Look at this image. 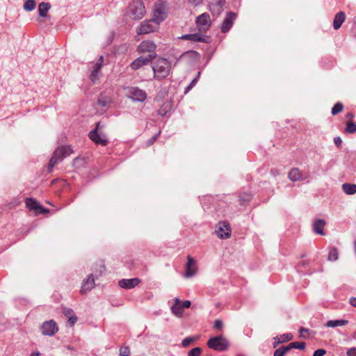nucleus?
<instances>
[{
  "instance_id": "obj_1",
  "label": "nucleus",
  "mask_w": 356,
  "mask_h": 356,
  "mask_svg": "<svg viewBox=\"0 0 356 356\" xmlns=\"http://www.w3.org/2000/svg\"><path fill=\"white\" fill-rule=\"evenodd\" d=\"M154 77L160 80L166 78L170 73V62L164 58H158L152 63Z\"/></svg>"
},
{
  "instance_id": "obj_2",
  "label": "nucleus",
  "mask_w": 356,
  "mask_h": 356,
  "mask_svg": "<svg viewBox=\"0 0 356 356\" xmlns=\"http://www.w3.org/2000/svg\"><path fill=\"white\" fill-rule=\"evenodd\" d=\"M71 146H60L58 147L54 152L51 159L49 161L48 165V170L51 171L53 168L64 158L70 156L72 153Z\"/></svg>"
},
{
  "instance_id": "obj_3",
  "label": "nucleus",
  "mask_w": 356,
  "mask_h": 356,
  "mask_svg": "<svg viewBox=\"0 0 356 356\" xmlns=\"http://www.w3.org/2000/svg\"><path fill=\"white\" fill-rule=\"evenodd\" d=\"M145 14V6L141 1H134L128 7L127 15L133 19H140Z\"/></svg>"
},
{
  "instance_id": "obj_4",
  "label": "nucleus",
  "mask_w": 356,
  "mask_h": 356,
  "mask_svg": "<svg viewBox=\"0 0 356 356\" xmlns=\"http://www.w3.org/2000/svg\"><path fill=\"white\" fill-rule=\"evenodd\" d=\"M207 346L216 351H225L229 347V341L222 336H217L210 338L207 341Z\"/></svg>"
},
{
  "instance_id": "obj_5",
  "label": "nucleus",
  "mask_w": 356,
  "mask_h": 356,
  "mask_svg": "<svg viewBox=\"0 0 356 356\" xmlns=\"http://www.w3.org/2000/svg\"><path fill=\"white\" fill-rule=\"evenodd\" d=\"M196 26L198 32L205 34L211 26V20L208 13H204L196 17Z\"/></svg>"
},
{
  "instance_id": "obj_6",
  "label": "nucleus",
  "mask_w": 356,
  "mask_h": 356,
  "mask_svg": "<svg viewBox=\"0 0 356 356\" xmlns=\"http://www.w3.org/2000/svg\"><path fill=\"white\" fill-rule=\"evenodd\" d=\"M191 302L189 300L181 301L178 298L174 299V304L171 306V312L177 317H181L185 308H189Z\"/></svg>"
},
{
  "instance_id": "obj_7",
  "label": "nucleus",
  "mask_w": 356,
  "mask_h": 356,
  "mask_svg": "<svg viewBox=\"0 0 356 356\" xmlns=\"http://www.w3.org/2000/svg\"><path fill=\"white\" fill-rule=\"evenodd\" d=\"M159 25L153 21V18L150 20H145L140 23L136 32L139 35L153 33L159 29Z\"/></svg>"
},
{
  "instance_id": "obj_8",
  "label": "nucleus",
  "mask_w": 356,
  "mask_h": 356,
  "mask_svg": "<svg viewBox=\"0 0 356 356\" xmlns=\"http://www.w3.org/2000/svg\"><path fill=\"white\" fill-rule=\"evenodd\" d=\"M127 95L129 98L135 102H144L147 98V93L145 90L138 87H130L127 88Z\"/></svg>"
},
{
  "instance_id": "obj_9",
  "label": "nucleus",
  "mask_w": 356,
  "mask_h": 356,
  "mask_svg": "<svg viewBox=\"0 0 356 356\" xmlns=\"http://www.w3.org/2000/svg\"><path fill=\"white\" fill-rule=\"evenodd\" d=\"M156 56V54H149L147 56H140L134 60L130 65L131 68L133 70H137L145 65H147L152 63L153 58Z\"/></svg>"
},
{
  "instance_id": "obj_10",
  "label": "nucleus",
  "mask_w": 356,
  "mask_h": 356,
  "mask_svg": "<svg viewBox=\"0 0 356 356\" xmlns=\"http://www.w3.org/2000/svg\"><path fill=\"white\" fill-rule=\"evenodd\" d=\"M103 126H101V122H99L96 124V128L91 131L89 133V138L91 140H92L95 144H100L102 145H106L108 143V140L106 136H102L100 134L97 133V130L102 128Z\"/></svg>"
},
{
  "instance_id": "obj_11",
  "label": "nucleus",
  "mask_w": 356,
  "mask_h": 356,
  "mask_svg": "<svg viewBox=\"0 0 356 356\" xmlns=\"http://www.w3.org/2000/svg\"><path fill=\"white\" fill-rule=\"evenodd\" d=\"M165 6L163 3L156 4L153 13V21L159 24L166 17Z\"/></svg>"
},
{
  "instance_id": "obj_12",
  "label": "nucleus",
  "mask_w": 356,
  "mask_h": 356,
  "mask_svg": "<svg viewBox=\"0 0 356 356\" xmlns=\"http://www.w3.org/2000/svg\"><path fill=\"white\" fill-rule=\"evenodd\" d=\"M236 19V14L233 12L227 13L220 26L221 32L223 33H227Z\"/></svg>"
},
{
  "instance_id": "obj_13",
  "label": "nucleus",
  "mask_w": 356,
  "mask_h": 356,
  "mask_svg": "<svg viewBox=\"0 0 356 356\" xmlns=\"http://www.w3.org/2000/svg\"><path fill=\"white\" fill-rule=\"evenodd\" d=\"M41 332L42 334L46 336H53L58 330V327L56 322L53 320L46 321L41 325Z\"/></svg>"
},
{
  "instance_id": "obj_14",
  "label": "nucleus",
  "mask_w": 356,
  "mask_h": 356,
  "mask_svg": "<svg viewBox=\"0 0 356 356\" xmlns=\"http://www.w3.org/2000/svg\"><path fill=\"white\" fill-rule=\"evenodd\" d=\"M181 40H191L193 42H201L204 43H209L210 42V38L205 34H202L200 33H195L191 34H185L181 35L180 38Z\"/></svg>"
},
{
  "instance_id": "obj_15",
  "label": "nucleus",
  "mask_w": 356,
  "mask_h": 356,
  "mask_svg": "<svg viewBox=\"0 0 356 356\" xmlns=\"http://www.w3.org/2000/svg\"><path fill=\"white\" fill-rule=\"evenodd\" d=\"M216 234L220 238H228L231 234V228L226 222H220L216 230Z\"/></svg>"
},
{
  "instance_id": "obj_16",
  "label": "nucleus",
  "mask_w": 356,
  "mask_h": 356,
  "mask_svg": "<svg viewBox=\"0 0 356 356\" xmlns=\"http://www.w3.org/2000/svg\"><path fill=\"white\" fill-rule=\"evenodd\" d=\"M225 3V0H212L209 5L210 12L213 15H219L222 12Z\"/></svg>"
},
{
  "instance_id": "obj_17",
  "label": "nucleus",
  "mask_w": 356,
  "mask_h": 356,
  "mask_svg": "<svg viewBox=\"0 0 356 356\" xmlns=\"http://www.w3.org/2000/svg\"><path fill=\"white\" fill-rule=\"evenodd\" d=\"M95 286V278L93 274H90L88 277L83 280L80 293L81 294L86 293L91 291Z\"/></svg>"
},
{
  "instance_id": "obj_18",
  "label": "nucleus",
  "mask_w": 356,
  "mask_h": 356,
  "mask_svg": "<svg viewBox=\"0 0 356 356\" xmlns=\"http://www.w3.org/2000/svg\"><path fill=\"white\" fill-rule=\"evenodd\" d=\"M156 44L150 40L143 41L138 47V51L139 53H154L156 49Z\"/></svg>"
},
{
  "instance_id": "obj_19",
  "label": "nucleus",
  "mask_w": 356,
  "mask_h": 356,
  "mask_svg": "<svg viewBox=\"0 0 356 356\" xmlns=\"http://www.w3.org/2000/svg\"><path fill=\"white\" fill-rule=\"evenodd\" d=\"M140 282L138 278L122 279L119 281L118 285L123 289H131L136 286Z\"/></svg>"
},
{
  "instance_id": "obj_20",
  "label": "nucleus",
  "mask_w": 356,
  "mask_h": 356,
  "mask_svg": "<svg viewBox=\"0 0 356 356\" xmlns=\"http://www.w3.org/2000/svg\"><path fill=\"white\" fill-rule=\"evenodd\" d=\"M187 259L188 261L186 265L185 277H191L195 275V274L196 273L195 263V260L191 257L188 256Z\"/></svg>"
},
{
  "instance_id": "obj_21",
  "label": "nucleus",
  "mask_w": 356,
  "mask_h": 356,
  "mask_svg": "<svg viewBox=\"0 0 356 356\" xmlns=\"http://www.w3.org/2000/svg\"><path fill=\"white\" fill-rule=\"evenodd\" d=\"M293 338V336L291 333H286L280 334L279 336H276L273 338L274 342H273V348H276L278 345L282 343H285L287 341H289L292 340Z\"/></svg>"
},
{
  "instance_id": "obj_22",
  "label": "nucleus",
  "mask_w": 356,
  "mask_h": 356,
  "mask_svg": "<svg viewBox=\"0 0 356 356\" xmlns=\"http://www.w3.org/2000/svg\"><path fill=\"white\" fill-rule=\"evenodd\" d=\"M63 314L68 318V323L71 327L77 321V317L76 316L74 311L72 309L64 307L63 309Z\"/></svg>"
},
{
  "instance_id": "obj_23",
  "label": "nucleus",
  "mask_w": 356,
  "mask_h": 356,
  "mask_svg": "<svg viewBox=\"0 0 356 356\" xmlns=\"http://www.w3.org/2000/svg\"><path fill=\"white\" fill-rule=\"evenodd\" d=\"M346 19V15L344 12H339L337 13L334 18L333 21V27L335 30H338L344 22Z\"/></svg>"
},
{
  "instance_id": "obj_24",
  "label": "nucleus",
  "mask_w": 356,
  "mask_h": 356,
  "mask_svg": "<svg viewBox=\"0 0 356 356\" xmlns=\"http://www.w3.org/2000/svg\"><path fill=\"white\" fill-rule=\"evenodd\" d=\"M325 225V222L324 220L318 219L313 224V230L315 233L320 235H325V232H323V228Z\"/></svg>"
},
{
  "instance_id": "obj_25",
  "label": "nucleus",
  "mask_w": 356,
  "mask_h": 356,
  "mask_svg": "<svg viewBox=\"0 0 356 356\" xmlns=\"http://www.w3.org/2000/svg\"><path fill=\"white\" fill-rule=\"evenodd\" d=\"M51 8V4L47 2H41L38 5V14L41 17H47V13Z\"/></svg>"
},
{
  "instance_id": "obj_26",
  "label": "nucleus",
  "mask_w": 356,
  "mask_h": 356,
  "mask_svg": "<svg viewBox=\"0 0 356 356\" xmlns=\"http://www.w3.org/2000/svg\"><path fill=\"white\" fill-rule=\"evenodd\" d=\"M200 54L195 51H188L183 53L179 60H196L199 58Z\"/></svg>"
},
{
  "instance_id": "obj_27",
  "label": "nucleus",
  "mask_w": 356,
  "mask_h": 356,
  "mask_svg": "<svg viewBox=\"0 0 356 356\" xmlns=\"http://www.w3.org/2000/svg\"><path fill=\"white\" fill-rule=\"evenodd\" d=\"M342 190L347 195H354L356 193V184L344 183L342 184Z\"/></svg>"
},
{
  "instance_id": "obj_28",
  "label": "nucleus",
  "mask_w": 356,
  "mask_h": 356,
  "mask_svg": "<svg viewBox=\"0 0 356 356\" xmlns=\"http://www.w3.org/2000/svg\"><path fill=\"white\" fill-rule=\"evenodd\" d=\"M288 177L292 181H297L302 179V174L298 168H292L289 171Z\"/></svg>"
},
{
  "instance_id": "obj_29",
  "label": "nucleus",
  "mask_w": 356,
  "mask_h": 356,
  "mask_svg": "<svg viewBox=\"0 0 356 356\" xmlns=\"http://www.w3.org/2000/svg\"><path fill=\"white\" fill-rule=\"evenodd\" d=\"M26 207L31 211H34L37 213L38 209L40 208V205L33 198H26Z\"/></svg>"
},
{
  "instance_id": "obj_30",
  "label": "nucleus",
  "mask_w": 356,
  "mask_h": 356,
  "mask_svg": "<svg viewBox=\"0 0 356 356\" xmlns=\"http://www.w3.org/2000/svg\"><path fill=\"white\" fill-rule=\"evenodd\" d=\"M348 321L340 319V320H330L326 323V326L328 327H336L338 326H343L348 324Z\"/></svg>"
},
{
  "instance_id": "obj_31",
  "label": "nucleus",
  "mask_w": 356,
  "mask_h": 356,
  "mask_svg": "<svg viewBox=\"0 0 356 356\" xmlns=\"http://www.w3.org/2000/svg\"><path fill=\"white\" fill-rule=\"evenodd\" d=\"M339 259L338 250L335 247L330 248L327 260L330 261H335Z\"/></svg>"
},
{
  "instance_id": "obj_32",
  "label": "nucleus",
  "mask_w": 356,
  "mask_h": 356,
  "mask_svg": "<svg viewBox=\"0 0 356 356\" xmlns=\"http://www.w3.org/2000/svg\"><path fill=\"white\" fill-rule=\"evenodd\" d=\"M36 2L35 0H26L23 5V8L27 12H31L35 8Z\"/></svg>"
},
{
  "instance_id": "obj_33",
  "label": "nucleus",
  "mask_w": 356,
  "mask_h": 356,
  "mask_svg": "<svg viewBox=\"0 0 356 356\" xmlns=\"http://www.w3.org/2000/svg\"><path fill=\"white\" fill-rule=\"evenodd\" d=\"M199 339L198 336L188 337L184 339L181 341V346L184 348L188 346L191 343L197 341Z\"/></svg>"
},
{
  "instance_id": "obj_34",
  "label": "nucleus",
  "mask_w": 356,
  "mask_h": 356,
  "mask_svg": "<svg viewBox=\"0 0 356 356\" xmlns=\"http://www.w3.org/2000/svg\"><path fill=\"white\" fill-rule=\"evenodd\" d=\"M289 350L291 348H297L299 350H304L306 347V343L305 342H292L289 343L288 346Z\"/></svg>"
},
{
  "instance_id": "obj_35",
  "label": "nucleus",
  "mask_w": 356,
  "mask_h": 356,
  "mask_svg": "<svg viewBox=\"0 0 356 356\" xmlns=\"http://www.w3.org/2000/svg\"><path fill=\"white\" fill-rule=\"evenodd\" d=\"M104 63V57L100 56L98 60L92 63V70L100 72Z\"/></svg>"
},
{
  "instance_id": "obj_36",
  "label": "nucleus",
  "mask_w": 356,
  "mask_h": 356,
  "mask_svg": "<svg viewBox=\"0 0 356 356\" xmlns=\"http://www.w3.org/2000/svg\"><path fill=\"white\" fill-rule=\"evenodd\" d=\"M289 351V347L282 346L274 352L273 356H284L286 352Z\"/></svg>"
},
{
  "instance_id": "obj_37",
  "label": "nucleus",
  "mask_w": 356,
  "mask_h": 356,
  "mask_svg": "<svg viewBox=\"0 0 356 356\" xmlns=\"http://www.w3.org/2000/svg\"><path fill=\"white\" fill-rule=\"evenodd\" d=\"M346 131H347L348 133H350V134L355 133L356 132V123L351 122V121L348 122L346 128Z\"/></svg>"
},
{
  "instance_id": "obj_38",
  "label": "nucleus",
  "mask_w": 356,
  "mask_h": 356,
  "mask_svg": "<svg viewBox=\"0 0 356 356\" xmlns=\"http://www.w3.org/2000/svg\"><path fill=\"white\" fill-rule=\"evenodd\" d=\"M343 106L341 103L337 102L332 108V114L335 115L343 110Z\"/></svg>"
},
{
  "instance_id": "obj_39",
  "label": "nucleus",
  "mask_w": 356,
  "mask_h": 356,
  "mask_svg": "<svg viewBox=\"0 0 356 356\" xmlns=\"http://www.w3.org/2000/svg\"><path fill=\"white\" fill-rule=\"evenodd\" d=\"M202 353V348L195 347L188 353V356H200Z\"/></svg>"
},
{
  "instance_id": "obj_40",
  "label": "nucleus",
  "mask_w": 356,
  "mask_h": 356,
  "mask_svg": "<svg viewBox=\"0 0 356 356\" xmlns=\"http://www.w3.org/2000/svg\"><path fill=\"white\" fill-rule=\"evenodd\" d=\"M101 72L92 70L90 74V80L95 83L100 76Z\"/></svg>"
},
{
  "instance_id": "obj_41",
  "label": "nucleus",
  "mask_w": 356,
  "mask_h": 356,
  "mask_svg": "<svg viewBox=\"0 0 356 356\" xmlns=\"http://www.w3.org/2000/svg\"><path fill=\"white\" fill-rule=\"evenodd\" d=\"M252 195L250 193H244L239 196V200L241 201V204H243L245 202H248L251 200Z\"/></svg>"
},
{
  "instance_id": "obj_42",
  "label": "nucleus",
  "mask_w": 356,
  "mask_h": 356,
  "mask_svg": "<svg viewBox=\"0 0 356 356\" xmlns=\"http://www.w3.org/2000/svg\"><path fill=\"white\" fill-rule=\"evenodd\" d=\"M130 350L127 346L122 347L120 349L119 356H129Z\"/></svg>"
},
{
  "instance_id": "obj_43",
  "label": "nucleus",
  "mask_w": 356,
  "mask_h": 356,
  "mask_svg": "<svg viewBox=\"0 0 356 356\" xmlns=\"http://www.w3.org/2000/svg\"><path fill=\"white\" fill-rule=\"evenodd\" d=\"M197 78L193 79L191 83L186 88L185 92H188L190 90H191L197 83Z\"/></svg>"
},
{
  "instance_id": "obj_44",
  "label": "nucleus",
  "mask_w": 356,
  "mask_h": 356,
  "mask_svg": "<svg viewBox=\"0 0 356 356\" xmlns=\"http://www.w3.org/2000/svg\"><path fill=\"white\" fill-rule=\"evenodd\" d=\"M223 327L222 321L220 319H217L214 321L213 327L216 330H221Z\"/></svg>"
},
{
  "instance_id": "obj_45",
  "label": "nucleus",
  "mask_w": 356,
  "mask_h": 356,
  "mask_svg": "<svg viewBox=\"0 0 356 356\" xmlns=\"http://www.w3.org/2000/svg\"><path fill=\"white\" fill-rule=\"evenodd\" d=\"M326 351L324 349H318L314 351L313 356H324Z\"/></svg>"
},
{
  "instance_id": "obj_46",
  "label": "nucleus",
  "mask_w": 356,
  "mask_h": 356,
  "mask_svg": "<svg viewBox=\"0 0 356 356\" xmlns=\"http://www.w3.org/2000/svg\"><path fill=\"white\" fill-rule=\"evenodd\" d=\"M160 132L161 131H159L158 134L154 135L149 140H148V141H147V145H152L156 141V140L157 139Z\"/></svg>"
},
{
  "instance_id": "obj_47",
  "label": "nucleus",
  "mask_w": 356,
  "mask_h": 356,
  "mask_svg": "<svg viewBox=\"0 0 356 356\" xmlns=\"http://www.w3.org/2000/svg\"><path fill=\"white\" fill-rule=\"evenodd\" d=\"M346 354L348 356H356V348H350L348 349Z\"/></svg>"
},
{
  "instance_id": "obj_48",
  "label": "nucleus",
  "mask_w": 356,
  "mask_h": 356,
  "mask_svg": "<svg viewBox=\"0 0 356 356\" xmlns=\"http://www.w3.org/2000/svg\"><path fill=\"white\" fill-rule=\"evenodd\" d=\"M299 332H300V337H305V333H309V330L307 329V328L301 327L299 330Z\"/></svg>"
},
{
  "instance_id": "obj_49",
  "label": "nucleus",
  "mask_w": 356,
  "mask_h": 356,
  "mask_svg": "<svg viewBox=\"0 0 356 356\" xmlns=\"http://www.w3.org/2000/svg\"><path fill=\"white\" fill-rule=\"evenodd\" d=\"M334 144L338 147H341L342 144V140L339 136L335 137L334 138Z\"/></svg>"
},
{
  "instance_id": "obj_50",
  "label": "nucleus",
  "mask_w": 356,
  "mask_h": 356,
  "mask_svg": "<svg viewBox=\"0 0 356 356\" xmlns=\"http://www.w3.org/2000/svg\"><path fill=\"white\" fill-rule=\"evenodd\" d=\"M202 1L203 0H188V1L193 6L200 5V3H202Z\"/></svg>"
},
{
  "instance_id": "obj_51",
  "label": "nucleus",
  "mask_w": 356,
  "mask_h": 356,
  "mask_svg": "<svg viewBox=\"0 0 356 356\" xmlns=\"http://www.w3.org/2000/svg\"><path fill=\"white\" fill-rule=\"evenodd\" d=\"M49 211L48 209L42 207L41 205H40V208L38 209V211H37V213H46Z\"/></svg>"
},
{
  "instance_id": "obj_52",
  "label": "nucleus",
  "mask_w": 356,
  "mask_h": 356,
  "mask_svg": "<svg viewBox=\"0 0 356 356\" xmlns=\"http://www.w3.org/2000/svg\"><path fill=\"white\" fill-rule=\"evenodd\" d=\"M349 303L354 307H356V297H351Z\"/></svg>"
},
{
  "instance_id": "obj_53",
  "label": "nucleus",
  "mask_w": 356,
  "mask_h": 356,
  "mask_svg": "<svg viewBox=\"0 0 356 356\" xmlns=\"http://www.w3.org/2000/svg\"><path fill=\"white\" fill-rule=\"evenodd\" d=\"M98 102L100 105H102V106H106V102L104 101H102L101 99H99L98 100Z\"/></svg>"
},
{
  "instance_id": "obj_54",
  "label": "nucleus",
  "mask_w": 356,
  "mask_h": 356,
  "mask_svg": "<svg viewBox=\"0 0 356 356\" xmlns=\"http://www.w3.org/2000/svg\"><path fill=\"white\" fill-rule=\"evenodd\" d=\"M346 118H353V115L351 113H348L347 115H346Z\"/></svg>"
},
{
  "instance_id": "obj_55",
  "label": "nucleus",
  "mask_w": 356,
  "mask_h": 356,
  "mask_svg": "<svg viewBox=\"0 0 356 356\" xmlns=\"http://www.w3.org/2000/svg\"><path fill=\"white\" fill-rule=\"evenodd\" d=\"M159 114L161 115H164L165 114V113H162V111L159 110Z\"/></svg>"
},
{
  "instance_id": "obj_56",
  "label": "nucleus",
  "mask_w": 356,
  "mask_h": 356,
  "mask_svg": "<svg viewBox=\"0 0 356 356\" xmlns=\"http://www.w3.org/2000/svg\"><path fill=\"white\" fill-rule=\"evenodd\" d=\"M39 355V353H34L31 355V356H38Z\"/></svg>"
},
{
  "instance_id": "obj_57",
  "label": "nucleus",
  "mask_w": 356,
  "mask_h": 356,
  "mask_svg": "<svg viewBox=\"0 0 356 356\" xmlns=\"http://www.w3.org/2000/svg\"><path fill=\"white\" fill-rule=\"evenodd\" d=\"M354 250H355V252L356 254V241L354 243Z\"/></svg>"
},
{
  "instance_id": "obj_58",
  "label": "nucleus",
  "mask_w": 356,
  "mask_h": 356,
  "mask_svg": "<svg viewBox=\"0 0 356 356\" xmlns=\"http://www.w3.org/2000/svg\"><path fill=\"white\" fill-rule=\"evenodd\" d=\"M200 74L201 72H198L197 74V76L195 78H197V79H199L200 76Z\"/></svg>"
}]
</instances>
